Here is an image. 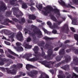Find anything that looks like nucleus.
Instances as JSON below:
<instances>
[{
    "instance_id": "f257e3e1",
    "label": "nucleus",
    "mask_w": 78,
    "mask_h": 78,
    "mask_svg": "<svg viewBox=\"0 0 78 78\" xmlns=\"http://www.w3.org/2000/svg\"><path fill=\"white\" fill-rule=\"evenodd\" d=\"M1 5H0V23H1L2 25L8 26L9 25V24H8L9 22L12 23L13 22L12 21L9 20V19L6 18L4 20V22L2 23L3 20L4 18V16L3 15H2L1 12L3 10L5 11V10L7 9V7L6 6V4L3 2H1Z\"/></svg>"
},
{
    "instance_id": "7ed1b4c3",
    "label": "nucleus",
    "mask_w": 78,
    "mask_h": 78,
    "mask_svg": "<svg viewBox=\"0 0 78 78\" xmlns=\"http://www.w3.org/2000/svg\"><path fill=\"white\" fill-rule=\"evenodd\" d=\"M33 50L35 54H37L38 55L39 53H40V56L41 57H43L45 59H47V56H45V52H44V51H43V48H41V50L42 51L41 53V52H38L39 50V47H38V46H35L34 47V48L33 49Z\"/></svg>"
},
{
    "instance_id": "39448f33",
    "label": "nucleus",
    "mask_w": 78,
    "mask_h": 78,
    "mask_svg": "<svg viewBox=\"0 0 78 78\" xmlns=\"http://www.w3.org/2000/svg\"><path fill=\"white\" fill-rule=\"evenodd\" d=\"M17 0H12V1H10V3L11 5H15V6H19V4H18L17 3L19 2L22 5V3H23L22 0H19L18 1H17Z\"/></svg>"
},
{
    "instance_id": "774afa93",
    "label": "nucleus",
    "mask_w": 78,
    "mask_h": 78,
    "mask_svg": "<svg viewBox=\"0 0 78 78\" xmlns=\"http://www.w3.org/2000/svg\"><path fill=\"white\" fill-rule=\"evenodd\" d=\"M58 49H59V48H54V51H57V50H58Z\"/></svg>"
},
{
    "instance_id": "052dcab7",
    "label": "nucleus",
    "mask_w": 78,
    "mask_h": 78,
    "mask_svg": "<svg viewBox=\"0 0 78 78\" xmlns=\"http://www.w3.org/2000/svg\"><path fill=\"white\" fill-rule=\"evenodd\" d=\"M50 72H51V73L53 75L54 74V71H53V70L52 69V70H50Z\"/></svg>"
},
{
    "instance_id": "338daca9",
    "label": "nucleus",
    "mask_w": 78,
    "mask_h": 78,
    "mask_svg": "<svg viewBox=\"0 0 78 78\" xmlns=\"http://www.w3.org/2000/svg\"><path fill=\"white\" fill-rule=\"evenodd\" d=\"M70 51H71L70 49H67L66 51L67 53H69V52H70Z\"/></svg>"
},
{
    "instance_id": "cd10ccee",
    "label": "nucleus",
    "mask_w": 78,
    "mask_h": 78,
    "mask_svg": "<svg viewBox=\"0 0 78 78\" xmlns=\"http://www.w3.org/2000/svg\"><path fill=\"white\" fill-rule=\"evenodd\" d=\"M12 34L11 35L10 37L12 41L13 42V41H14V33H12Z\"/></svg>"
},
{
    "instance_id": "a18cd8bd",
    "label": "nucleus",
    "mask_w": 78,
    "mask_h": 78,
    "mask_svg": "<svg viewBox=\"0 0 78 78\" xmlns=\"http://www.w3.org/2000/svg\"><path fill=\"white\" fill-rule=\"evenodd\" d=\"M17 28L18 29H19V30H21V29H22V26L21 25H17Z\"/></svg>"
},
{
    "instance_id": "864d4df0",
    "label": "nucleus",
    "mask_w": 78,
    "mask_h": 78,
    "mask_svg": "<svg viewBox=\"0 0 78 78\" xmlns=\"http://www.w3.org/2000/svg\"><path fill=\"white\" fill-rule=\"evenodd\" d=\"M30 2L31 3V5H34L35 4L34 3H33V0H30Z\"/></svg>"
},
{
    "instance_id": "4be33fe9",
    "label": "nucleus",
    "mask_w": 78,
    "mask_h": 78,
    "mask_svg": "<svg viewBox=\"0 0 78 78\" xmlns=\"http://www.w3.org/2000/svg\"><path fill=\"white\" fill-rule=\"evenodd\" d=\"M72 21V24H73V25H76V18H73Z\"/></svg>"
},
{
    "instance_id": "6e6d98bb",
    "label": "nucleus",
    "mask_w": 78,
    "mask_h": 78,
    "mask_svg": "<svg viewBox=\"0 0 78 78\" xmlns=\"http://www.w3.org/2000/svg\"><path fill=\"white\" fill-rule=\"evenodd\" d=\"M60 65H61V63H58L55 65V67H59Z\"/></svg>"
},
{
    "instance_id": "4d7b16f0",
    "label": "nucleus",
    "mask_w": 78,
    "mask_h": 78,
    "mask_svg": "<svg viewBox=\"0 0 78 78\" xmlns=\"http://www.w3.org/2000/svg\"><path fill=\"white\" fill-rule=\"evenodd\" d=\"M5 44L6 45H11V44H10L9 42L7 41L5 42Z\"/></svg>"
},
{
    "instance_id": "603ef678",
    "label": "nucleus",
    "mask_w": 78,
    "mask_h": 78,
    "mask_svg": "<svg viewBox=\"0 0 78 78\" xmlns=\"http://www.w3.org/2000/svg\"><path fill=\"white\" fill-rule=\"evenodd\" d=\"M31 28H35V29H37V28L36 26H34L33 25H31Z\"/></svg>"
},
{
    "instance_id": "0e129e2a",
    "label": "nucleus",
    "mask_w": 78,
    "mask_h": 78,
    "mask_svg": "<svg viewBox=\"0 0 78 78\" xmlns=\"http://www.w3.org/2000/svg\"><path fill=\"white\" fill-rule=\"evenodd\" d=\"M36 20L37 21V22H40L41 23L42 22V21L40 20L39 19H36Z\"/></svg>"
},
{
    "instance_id": "9d476101",
    "label": "nucleus",
    "mask_w": 78,
    "mask_h": 78,
    "mask_svg": "<svg viewBox=\"0 0 78 78\" xmlns=\"http://www.w3.org/2000/svg\"><path fill=\"white\" fill-rule=\"evenodd\" d=\"M19 9L16 8H12V11H13V14L16 17H20V15L17 14L18 13V10Z\"/></svg>"
},
{
    "instance_id": "09e8293b",
    "label": "nucleus",
    "mask_w": 78,
    "mask_h": 78,
    "mask_svg": "<svg viewBox=\"0 0 78 78\" xmlns=\"http://www.w3.org/2000/svg\"><path fill=\"white\" fill-rule=\"evenodd\" d=\"M49 27L51 28L52 29H53V28H54V27L53 26H51V23L50 22H49Z\"/></svg>"
},
{
    "instance_id": "c756f323",
    "label": "nucleus",
    "mask_w": 78,
    "mask_h": 78,
    "mask_svg": "<svg viewBox=\"0 0 78 78\" xmlns=\"http://www.w3.org/2000/svg\"><path fill=\"white\" fill-rule=\"evenodd\" d=\"M23 67V65L20 63H18L17 65V68H22Z\"/></svg>"
},
{
    "instance_id": "e433bc0d",
    "label": "nucleus",
    "mask_w": 78,
    "mask_h": 78,
    "mask_svg": "<svg viewBox=\"0 0 78 78\" xmlns=\"http://www.w3.org/2000/svg\"><path fill=\"white\" fill-rule=\"evenodd\" d=\"M21 22L22 23H25L26 22V20L24 18H23L21 19Z\"/></svg>"
},
{
    "instance_id": "f8f14e48",
    "label": "nucleus",
    "mask_w": 78,
    "mask_h": 78,
    "mask_svg": "<svg viewBox=\"0 0 78 78\" xmlns=\"http://www.w3.org/2000/svg\"><path fill=\"white\" fill-rule=\"evenodd\" d=\"M49 11H52V12H53V11H54L55 12L56 11V12H55V14H57V17H58V16H60V13H59V10L58 9H56L55 10H53V7H52L50 5H49Z\"/></svg>"
},
{
    "instance_id": "a19ab883",
    "label": "nucleus",
    "mask_w": 78,
    "mask_h": 78,
    "mask_svg": "<svg viewBox=\"0 0 78 78\" xmlns=\"http://www.w3.org/2000/svg\"><path fill=\"white\" fill-rule=\"evenodd\" d=\"M58 78H65L66 77L65 76H62L61 75H58Z\"/></svg>"
},
{
    "instance_id": "680f3d73",
    "label": "nucleus",
    "mask_w": 78,
    "mask_h": 78,
    "mask_svg": "<svg viewBox=\"0 0 78 78\" xmlns=\"http://www.w3.org/2000/svg\"><path fill=\"white\" fill-rule=\"evenodd\" d=\"M53 33H54V34H56V33H57V31L55 30H54L53 31H52Z\"/></svg>"
},
{
    "instance_id": "aec40b11",
    "label": "nucleus",
    "mask_w": 78,
    "mask_h": 78,
    "mask_svg": "<svg viewBox=\"0 0 78 78\" xmlns=\"http://www.w3.org/2000/svg\"><path fill=\"white\" fill-rule=\"evenodd\" d=\"M44 44H45V42L44 41H42L40 42V43L38 44V45L39 47H43Z\"/></svg>"
},
{
    "instance_id": "4c0bfd02",
    "label": "nucleus",
    "mask_w": 78,
    "mask_h": 78,
    "mask_svg": "<svg viewBox=\"0 0 78 78\" xmlns=\"http://www.w3.org/2000/svg\"><path fill=\"white\" fill-rule=\"evenodd\" d=\"M51 19H52V20H53L54 21H56V18L53 16H51Z\"/></svg>"
},
{
    "instance_id": "bb28decb",
    "label": "nucleus",
    "mask_w": 78,
    "mask_h": 78,
    "mask_svg": "<svg viewBox=\"0 0 78 78\" xmlns=\"http://www.w3.org/2000/svg\"><path fill=\"white\" fill-rule=\"evenodd\" d=\"M62 23V22H61L59 23V22H56V23H54V25L55 27L54 28L57 27H58V25H59V24H60V23Z\"/></svg>"
},
{
    "instance_id": "20e7f679",
    "label": "nucleus",
    "mask_w": 78,
    "mask_h": 78,
    "mask_svg": "<svg viewBox=\"0 0 78 78\" xmlns=\"http://www.w3.org/2000/svg\"><path fill=\"white\" fill-rule=\"evenodd\" d=\"M40 53H39L38 54H35L34 55V56H35V57L29 59L28 61H30L31 62H35V61H38V60L40 59V58L41 57L40 56Z\"/></svg>"
},
{
    "instance_id": "5701e85b",
    "label": "nucleus",
    "mask_w": 78,
    "mask_h": 78,
    "mask_svg": "<svg viewBox=\"0 0 78 78\" xmlns=\"http://www.w3.org/2000/svg\"><path fill=\"white\" fill-rule=\"evenodd\" d=\"M61 2H60L59 1H58L59 4H60L62 6H66V5L65 2L62 1V0H60Z\"/></svg>"
},
{
    "instance_id": "423d86ee",
    "label": "nucleus",
    "mask_w": 78,
    "mask_h": 78,
    "mask_svg": "<svg viewBox=\"0 0 78 78\" xmlns=\"http://www.w3.org/2000/svg\"><path fill=\"white\" fill-rule=\"evenodd\" d=\"M43 10L44 11H41V13L45 16H48V14H49V5H48L45 7H44Z\"/></svg>"
},
{
    "instance_id": "8fccbe9b",
    "label": "nucleus",
    "mask_w": 78,
    "mask_h": 78,
    "mask_svg": "<svg viewBox=\"0 0 78 78\" xmlns=\"http://www.w3.org/2000/svg\"><path fill=\"white\" fill-rule=\"evenodd\" d=\"M73 61H74V62H78V59L77 58H74L73 59Z\"/></svg>"
},
{
    "instance_id": "393cba45",
    "label": "nucleus",
    "mask_w": 78,
    "mask_h": 78,
    "mask_svg": "<svg viewBox=\"0 0 78 78\" xmlns=\"http://www.w3.org/2000/svg\"><path fill=\"white\" fill-rule=\"evenodd\" d=\"M74 38L77 41V42L76 44V45H78V34H75L74 35Z\"/></svg>"
},
{
    "instance_id": "2f4dec72",
    "label": "nucleus",
    "mask_w": 78,
    "mask_h": 78,
    "mask_svg": "<svg viewBox=\"0 0 78 78\" xmlns=\"http://www.w3.org/2000/svg\"><path fill=\"white\" fill-rule=\"evenodd\" d=\"M42 29L43 30V31H44L45 34V33H46L47 34H48L49 32H48V31H47V30L45 29V28L43 27L42 28Z\"/></svg>"
},
{
    "instance_id": "49530a36",
    "label": "nucleus",
    "mask_w": 78,
    "mask_h": 78,
    "mask_svg": "<svg viewBox=\"0 0 78 78\" xmlns=\"http://www.w3.org/2000/svg\"><path fill=\"white\" fill-rule=\"evenodd\" d=\"M16 44L17 45V46H20V45H22L19 42H17V43H16Z\"/></svg>"
},
{
    "instance_id": "3c124183",
    "label": "nucleus",
    "mask_w": 78,
    "mask_h": 78,
    "mask_svg": "<svg viewBox=\"0 0 78 78\" xmlns=\"http://www.w3.org/2000/svg\"><path fill=\"white\" fill-rule=\"evenodd\" d=\"M4 64L5 63L2 61L0 62V66H3Z\"/></svg>"
},
{
    "instance_id": "a211bd4d",
    "label": "nucleus",
    "mask_w": 78,
    "mask_h": 78,
    "mask_svg": "<svg viewBox=\"0 0 78 78\" xmlns=\"http://www.w3.org/2000/svg\"><path fill=\"white\" fill-rule=\"evenodd\" d=\"M26 56L27 58V61H28L30 59V57H31L32 56V54L30 53H28L26 54Z\"/></svg>"
},
{
    "instance_id": "c85d7f7f",
    "label": "nucleus",
    "mask_w": 78,
    "mask_h": 78,
    "mask_svg": "<svg viewBox=\"0 0 78 78\" xmlns=\"http://www.w3.org/2000/svg\"><path fill=\"white\" fill-rule=\"evenodd\" d=\"M22 8H23V9H25V8H28V6L26 4V3H23L22 5Z\"/></svg>"
},
{
    "instance_id": "dca6fc26",
    "label": "nucleus",
    "mask_w": 78,
    "mask_h": 78,
    "mask_svg": "<svg viewBox=\"0 0 78 78\" xmlns=\"http://www.w3.org/2000/svg\"><path fill=\"white\" fill-rule=\"evenodd\" d=\"M29 19L30 20H34L36 19V16L34 14L30 15L29 16Z\"/></svg>"
},
{
    "instance_id": "72a5a7b5",
    "label": "nucleus",
    "mask_w": 78,
    "mask_h": 78,
    "mask_svg": "<svg viewBox=\"0 0 78 78\" xmlns=\"http://www.w3.org/2000/svg\"><path fill=\"white\" fill-rule=\"evenodd\" d=\"M56 59L57 61H60L61 60V57H59V56H57L56 58Z\"/></svg>"
},
{
    "instance_id": "1a4fd4ad",
    "label": "nucleus",
    "mask_w": 78,
    "mask_h": 78,
    "mask_svg": "<svg viewBox=\"0 0 78 78\" xmlns=\"http://www.w3.org/2000/svg\"><path fill=\"white\" fill-rule=\"evenodd\" d=\"M43 39L45 40V41H46V44L45 46V48H46V49H48L49 48V37L45 36L43 38Z\"/></svg>"
},
{
    "instance_id": "f704fd0d",
    "label": "nucleus",
    "mask_w": 78,
    "mask_h": 78,
    "mask_svg": "<svg viewBox=\"0 0 78 78\" xmlns=\"http://www.w3.org/2000/svg\"><path fill=\"white\" fill-rule=\"evenodd\" d=\"M53 52V51L52 49H49V56H51Z\"/></svg>"
},
{
    "instance_id": "e2e57ef3",
    "label": "nucleus",
    "mask_w": 78,
    "mask_h": 78,
    "mask_svg": "<svg viewBox=\"0 0 78 78\" xmlns=\"http://www.w3.org/2000/svg\"><path fill=\"white\" fill-rule=\"evenodd\" d=\"M19 14H20V16H23V14L22 13V12H21V11H19Z\"/></svg>"
},
{
    "instance_id": "5fc2aeb1",
    "label": "nucleus",
    "mask_w": 78,
    "mask_h": 78,
    "mask_svg": "<svg viewBox=\"0 0 78 78\" xmlns=\"http://www.w3.org/2000/svg\"><path fill=\"white\" fill-rule=\"evenodd\" d=\"M71 59V58H66V62H68V61H69Z\"/></svg>"
},
{
    "instance_id": "0eeeda50",
    "label": "nucleus",
    "mask_w": 78,
    "mask_h": 78,
    "mask_svg": "<svg viewBox=\"0 0 78 78\" xmlns=\"http://www.w3.org/2000/svg\"><path fill=\"white\" fill-rule=\"evenodd\" d=\"M16 37L17 40H19L20 41L23 40V37L22 34L21 32L19 31L16 35Z\"/></svg>"
},
{
    "instance_id": "ddd939ff",
    "label": "nucleus",
    "mask_w": 78,
    "mask_h": 78,
    "mask_svg": "<svg viewBox=\"0 0 78 78\" xmlns=\"http://www.w3.org/2000/svg\"><path fill=\"white\" fill-rule=\"evenodd\" d=\"M40 63H41V64L44 65L46 67L49 68V62H48L46 61H40Z\"/></svg>"
},
{
    "instance_id": "c03bdc74",
    "label": "nucleus",
    "mask_w": 78,
    "mask_h": 78,
    "mask_svg": "<svg viewBox=\"0 0 78 78\" xmlns=\"http://www.w3.org/2000/svg\"><path fill=\"white\" fill-rule=\"evenodd\" d=\"M22 76V74H20V75H17L16 76H15L14 77V78H20V77H21V76Z\"/></svg>"
},
{
    "instance_id": "bf43d9fd",
    "label": "nucleus",
    "mask_w": 78,
    "mask_h": 78,
    "mask_svg": "<svg viewBox=\"0 0 78 78\" xmlns=\"http://www.w3.org/2000/svg\"><path fill=\"white\" fill-rule=\"evenodd\" d=\"M68 8H74V7L71 6L70 4H68V6H67Z\"/></svg>"
},
{
    "instance_id": "ea45409f",
    "label": "nucleus",
    "mask_w": 78,
    "mask_h": 78,
    "mask_svg": "<svg viewBox=\"0 0 78 78\" xmlns=\"http://www.w3.org/2000/svg\"><path fill=\"white\" fill-rule=\"evenodd\" d=\"M11 69H15V68H17V65H13L11 66Z\"/></svg>"
},
{
    "instance_id": "7c9ffc66",
    "label": "nucleus",
    "mask_w": 78,
    "mask_h": 78,
    "mask_svg": "<svg viewBox=\"0 0 78 78\" xmlns=\"http://www.w3.org/2000/svg\"><path fill=\"white\" fill-rule=\"evenodd\" d=\"M45 77H43V75L42 74H41L40 76L38 77V78H49V77L48 75H46L45 76Z\"/></svg>"
},
{
    "instance_id": "4468645a",
    "label": "nucleus",
    "mask_w": 78,
    "mask_h": 78,
    "mask_svg": "<svg viewBox=\"0 0 78 78\" xmlns=\"http://www.w3.org/2000/svg\"><path fill=\"white\" fill-rule=\"evenodd\" d=\"M15 49L16 50V51L20 52V51H23V48L22 46H17V47H14Z\"/></svg>"
},
{
    "instance_id": "6e6552de",
    "label": "nucleus",
    "mask_w": 78,
    "mask_h": 78,
    "mask_svg": "<svg viewBox=\"0 0 78 78\" xmlns=\"http://www.w3.org/2000/svg\"><path fill=\"white\" fill-rule=\"evenodd\" d=\"M27 73L29 76H31V77H34V75H37V74L38 73V72L36 70H32L30 72V73L27 72Z\"/></svg>"
},
{
    "instance_id": "c9c22d12",
    "label": "nucleus",
    "mask_w": 78,
    "mask_h": 78,
    "mask_svg": "<svg viewBox=\"0 0 78 78\" xmlns=\"http://www.w3.org/2000/svg\"><path fill=\"white\" fill-rule=\"evenodd\" d=\"M26 41L27 42H30L31 41V38L30 37H29L27 38Z\"/></svg>"
},
{
    "instance_id": "473e14b6",
    "label": "nucleus",
    "mask_w": 78,
    "mask_h": 78,
    "mask_svg": "<svg viewBox=\"0 0 78 78\" xmlns=\"http://www.w3.org/2000/svg\"><path fill=\"white\" fill-rule=\"evenodd\" d=\"M78 78V75H76L75 73H73V76L71 78Z\"/></svg>"
},
{
    "instance_id": "79ce46f5",
    "label": "nucleus",
    "mask_w": 78,
    "mask_h": 78,
    "mask_svg": "<svg viewBox=\"0 0 78 78\" xmlns=\"http://www.w3.org/2000/svg\"><path fill=\"white\" fill-rule=\"evenodd\" d=\"M12 63H13V61H12V60H10V61H9V64L7 63V65L8 66H9L11 64H12Z\"/></svg>"
},
{
    "instance_id": "de8ad7c7",
    "label": "nucleus",
    "mask_w": 78,
    "mask_h": 78,
    "mask_svg": "<svg viewBox=\"0 0 78 78\" xmlns=\"http://www.w3.org/2000/svg\"><path fill=\"white\" fill-rule=\"evenodd\" d=\"M70 29H71V30L73 31V32H74V33L75 32V30L73 27H70Z\"/></svg>"
},
{
    "instance_id": "13d9d810",
    "label": "nucleus",
    "mask_w": 78,
    "mask_h": 78,
    "mask_svg": "<svg viewBox=\"0 0 78 78\" xmlns=\"http://www.w3.org/2000/svg\"><path fill=\"white\" fill-rule=\"evenodd\" d=\"M30 9L32 11H33L35 9V8L33 6H31L30 8Z\"/></svg>"
},
{
    "instance_id": "9b49d317",
    "label": "nucleus",
    "mask_w": 78,
    "mask_h": 78,
    "mask_svg": "<svg viewBox=\"0 0 78 78\" xmlns=\"http://www.w3.org/2000/svg\"><path fill=\"white\" fill-rule=\"evenodd\" d=\"M6 69L7 70V73L8 74H11L12 75L16 74V71L15 70V69L10 70H9V69L6 68Z\"/></svg>"
},
{
    "instance_id": "37998d69",
    "label": "nucleus",
    "mask_w": 78,
    "mask_h": 78,
    "mask_svg": "<svg viewBox=\"0 0 78 78\" xmlns=\"http://www.w3.org/2000/svg\"><path fill=\"white\" fill-rule=\"evenodd\" d=\"M39 8L40 9H42V5L41 4H39L38 5Z\"/></svg>"
},
{
    "instance_id": "b1692460",
    "label": "nucleus",
    "mask_w": 78,
    "mask_h": 78,
    "mask_svg": "<svg viewBox=\"0 0 78 78\" xmlns=\"http://www.w3.org/2000/svg\"><path fill=\"white\" fill-rule=\"evenodd\" d=\"M25 48H31L32 46L29 45L27 44H26L24 45Z\"/></svg>"
},
{
    "instance_id": "58836bf2",
    "label": "nucleus",
    "mask_w": 78,
    "mask_h": 78,
    "mask_svg": "<svg viewBox=\"0 0 78 78\" xmlns=\"http://www.w3.org/2000/svg\"><path fill=\"white\" fill-rule=\"evenodd\" d=\"M12 20L13 21V22H17L19 21V20L16 18H12Z\"/></svg>"
},
{
    "instance_id": "6ab92c4d",
    "label": "nucleus",
    "mask_w": 78,
    "mask_h": 78,
    "mask_svg": "<svg viewBox=\"0 0 78 78\" xmlns=\"http://www.w3.org/2000/svg\"><path fill=\"white\" fill-rule=\"evenodd\" d=\"M11 15V11H7L5 13V16L6 17H10Z\"/></svg>"
},
{
    "instance_id": "412c9836",
    "label": "nucleus",
    "mask_w": 78,
    "mask_h": 78,
    "mask_svg": "<svg viewBox=\"0 0 78 78\" xmlns=\"http://www.w3.org/2000/svg\"><path fill=\"white\" fill-rule=\"evenodd\" d=\"M7 56L9 58H11V59H15V57H13V56L11 55L10 54L7 53L6 54Z\"/></svg>"
},
{
    "instance_id": "a878e982",
    "label": "nucleus",
    "mask_w": 78,
    "mask_h": 78,
    "mask_svg": "<svg viewBox=\"0 0 78 78\" xmlns=\"http://www.w3.org/2000/svg\"><path fill=\"white\" fill-rule=\"evenodd\" d=\"M59 53L60 55H64V54L65 53V51H64V49L61 50L59 51Z\"/></svg>"
},
{
    "instance_id": "f03ea898",
    "label": "nucleus",
    "mask_w": 78,
    "mask_h": 78,
    "mask_svg": "<svg viewBox=\"0 0 78 78\" xmlns=\"http://www.w3.org/2000/svg\"><path fill=\"white\" fill-rule=\"evenodd\" d=\"M24 30L25 31V34H27V33H28L29 35L31 36L33 38L34 42H36V41L37 38L35 36L36 34H38V37H40V38H41L43 37V35H42V33L41 31L40 30H38L37 31H35L34 30H33V32L32 33L31 32V31L26 28H25L24 29Z\"/></svg>"
},
{
    "instance_id": "f3484780",
    "label": "nucleus",
    "mask_w": 78,
    "mask_h": 78,
    "mask_svg": "<svg viewBox=\"0 0 78 78\" xmlns=\"http://www.w3.org/2000/svg\"><path fill=\"white\" fill-rule=\"evenodd\" d=\"M8 52L10 53V54H11V55H14V56H19V55H18L17 54H16L14 52H13L11 50L8 49Z\"/></svg>"
},
{
    "instance_id": "2eb2a0df",
    "label": "nucleus",
    "mask_w": 78,
    "mask_h": 78,
    "mask_svg": "<svg viewBox=\"0 0 78 78\" xmlns=\"http://www.w3.org/2000/svg\"><path fill=\"white\" fill-rule=\"evenodd\" d=\"M34 67V66L29 64H27L26 66V69L29 71H30V68H31L32 69H33Z\"/></svg>"
},
{
    "instance_id": "69168bd1",
    "label": "nucleus",
    "mask_w": 78,
    "mask_h": 78,
    "mask_svg": "<svg viewBox=\"0 0 78 78\" xmlns=\"http://www.w3.org/2000/svg\"><path fill=\"white\" fill-rule=\"evenodd\" d=\"M0 53H3V49H0Z\"/></svg>"
}]
</instances>
